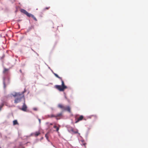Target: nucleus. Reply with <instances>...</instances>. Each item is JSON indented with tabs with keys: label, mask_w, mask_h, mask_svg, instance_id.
I'll use <instances>...</instances> for the list:
<instances>
[{
	"label": "nucleus",
	"mask_w": 148,
	"mask_h": 148,
	"mask_svg": "<svg viewBox=\"0 0 148 148\" xmlns=\"http://www.w3.org/2000/svg\"><path fill=\"white\" fill-rule=\"evenodd\" d=\"M18 123L17 120H14L13 121V124L14 125L18 124Z\"/></svg>",
	"instance_id": "nucleus-12"
},
{
	"label": "nucleus",
	"mask_w": 148,
	"mask_h": 148,
	"mask_svg": "<svg viewBox=\"0 0 148 148\" xmlns=\"http://www.w3.org/2000/svg\"><path fill=\"white\" fill-rule=\"evenodd\" d=\"M39 121L40 123V119H39Z\"/></svg>",
	"instance_id": "nucleus-22"
},
{
	"label": "nucleus",
	"mask_w": 148,
	"mask_h": 148,
	"mask_svg": "<svg viewBox=\"0 0 148 148\" xmlns=\"http://www.w3.org/2000/svg\"><path fill=\"white\" fill-rule=\"evenodd\" d=\"M49 117L50 118H52V117H55L56 118V115H54L53 114H51L50 115H49Z\"/></svg>",
	"instance_id": "nucleus-13"
},
{
	"label": "nucleus",
	"mask_w": 148,
	"mask_h": 148,
	"mask_svg": "<svg viewBox=\"0 0 148 148\" xmlns=\"http://www.w3.org/2000/svg\"><path fill=\"white\" fill-rule=\"evenodd\" d=\"M1 108L0 107V110H1Z\"/></svg>",
	"instance_id": "nucleus-24"
},
{
	"label": "nucleus",
	"mask_w": 148,
	"mask_h": 148,
	"mask_svg": "<svg viewBox=\"0 0 148 148\" xmlns=\"http://www.w3.org/2000/svg\"><path fill=\"white\" fill-rule=\"evenodd\" d=\"M3 83L4 84V88H5L6 87V85L4 81H3Z\"/></svg>",
	"instance_id": "nucleus-17"
},
{
	"label": "nucleus",
	"mask_w": 148,
	"mask_h": 148,
	"mask_svg": "<svg viewBox=\"0 0 148 148\" xmlns=\"http://www.w3.org/2000/svg\"><path fill=\"white\" fill-rule=\"evenodd\" d=\"M21 12L26 15L27 16L29 17H31L33 19L36 21H37V20L36 18L34 16L30 13H29L26 10L24 9H21Z\"/></svg>",
	"instance_id": "nucleus-3"
},
{
	"label": "nucleus",
	"mask_w": 148,
	"mask_h": 148,
	"mask_svg": "<svg viewBox=\"0 0 148 148\" xmlns=\"http://www.w3.org/2000/svg\"><path fill=\"white\" fill-rule=\"evenodd\" d=\"M59 127H56V131L58 132V130H59Z\"/></svg>",
	"instance_id": "nucleus-20"
},
{
	"label": "nucleus",
	"mask_w": 148,
	"mask_h": 148,
	"mask_svg": "<svg viewBox=\"0 0 148 148\" xmlns=\"http://www.w3.org/2000/svg\"><path fill=\"white\" fill-rule=\"evenodd\" d=\"M71 131L72 132H73L75 134H77V133L78 132V130H76V131H75L73 128H71Z\"/></svg>",
	"instance_id": "nucleus-11"
},
{
	"label": "nucleus",
	"mask_w": 148,
	"mask_h": 148,
	"mask_svg": "<svg viewBox=\"0 0 148 148\" xmlns=\"http://www.w3.org/2000/svg\"><path fill=\"white\" fill-rule=\"evenodd\" d=\"M45 136L47 140L49 141V136L48 135V134L47 133L45 134Z\"/></svg>",
	"instance_id": "nucleus-14"
},
{
	"label": "nucleus",
	"mask_w": 148,
	"mask_h": 148,
	"mask_svg": "<svg viewBox=\"0 0 148 148\" xmlns=\"http://www.w3.org/2000/svg\"><path fill=\"white\" fill-rule=\"evenodd\" d=\"M8 71V69L5 68L4 69V70L3 71V73H6V72H7Z\"/></svg>",
	"instance_id": "nucleus-15"
},
{
	"label": "nucleus",
	"mask_w": 148,
	"mask_h": 148,
	"mask_svg": "<svg viewBox=\"0 0 148 148\" xmlns=\"http://www.w3.org/2000/svg\"><path fill=\"white\" fill-rule=\"evenodd\" d=\"M58 108L61 109L63 111H64L66 107L61 104H58Z\"/></svg>",
	"instance_id": "nucleus-7"
},
{
	"label": "nucleus",
	"mask_w": 148,
	"mask_h": 148,
	"mask_svg": "<svg viewBox=\"0 0 148 148\" xmlns=\"http://www.w3.org/2000/svg\"><path fill=\"white\" fill-rule=\"evenodd\" d=\"M84 116L82 115L80 116L79 118H78L77 120H76L75 123H77L79 122V121H81L83 119Z\"/></svg>",
	"instance_id": "nucleus-8"
},
{
	"label": "nucleus",
	"mask_w": 148,
	"mask_h": 148,
	"mask_svg": "<svg viewBox=\"0 0 148 148\" xmlns=\"http://www.w3.org/2000/svg\"><path fill=\"white\" fill-rule=\"evenodd\" d=\"M56 118L57 119H59L62 116V112L59 113L56 115Z\"/></svg>",
	"instance_id": "nucleus-9"
},
{
	"label": "nucleus",
	"mask_w": 148,
	"mask_h": 148,
	"mask_svg": "<svg viewBox=\"0 0 148 148\" xmlns=\"http://www.w3.org/2000/svg\"><path fill=\"white\" fill-rule=\"evenodd\" d=\"M50 7H46L43 9L44 11L46 10H48L50 8Z\"/></svg>",
	"instance_id": "nucleus-16"
},
{
	"label": "nucleus",
	"mask_w": 148,
	"mask_h": 148,
	"mask_svg": "<svg viewBox=\"0 0 148 148\" xmlns=\"http://www.w3.org/2000/svg\"><path fill=\"white\" fill-rule=\"evenodd\" d=\"M21 12L26 15L27 16L29 17H31L33 19L36 21H37V20L36 18L34 16L30 13H29L26 10L24 9H21Z\"/></svg>",
	"instance_id": "nucleus-4"
},
{
	"label": "nucleus",
	"mask_w": 148,
	"mask_h": 148,
	"mask_svg": "<svg viewBox=\"0 0 148 148\" xmlns=\"http://www.w3.org/2000/svg\"><path fill=\"white\" fill-rule=\"evenodd\" d=\"M33 110H34V111H37V108H33Z\"/></svg>",
	"instance_id": "nucleus-18"
},
{
	"label": "nucleus",
	"mask_w": 148,
	"mask_h": 148,
	"mask_svg": "<svg viewBox=\"0 0 148 148\" xmlns=\"http://www.w3.org/2000/svg\"><path fill=\"white\" fill-rule=\"evenodd\" d=\"M53 127L55 128H56V127H57L56 125H54Z\"/></svg>",
	"instance_id": "nucleus-21"
},
{
	"label": "nucleus",
	"mask_w": 148,
	"mask_h": 148,
	"mask_svg": "<svg viewBox=\"0 0 148 148\" xmlns=\"http://www.w3.org/2000/svg\"><path fill=\"white\" fill-rule=\"evenodd\" d=\"M4 106V104L2 103L1 105L0 106V107L2 108Z\"/></svg>",
	"instance_id": "nucleus-19"
},
{
	"label": "nucleus",
	"mask_w": 148,
	"mask_h": 148,
	"mask_svg": "<svg viewBox=\"0 0 148 148\" xmlns=\"http://www.w3.org/2000/svg\"><path fill=\"white\" fill-rule=\"evenodd\" d=\"M65 110L69 112H70L71 110L70 107L68 106H66L64 111Z\"/></svg>",
	"instance_id": "nucleus-10"
},
{
	"label": "nucleus",
	"mask_w": 148,
	"mask_h": 148,
	"mask_svg": "<svg viewBox=\"0 0 148 148\" xmlns=\"http://www.w3.org/2000/svg\"><path fill=\"white\" fill-rule=\"evenodd\" d=\"M50 125H52V124L51 123V124H50Z\"/></svg>",
	"instance_id": "nucleus-25"
},
{
	"label": "nucleus",
	"mask_w": 148,
	"mask_h": 148,
	"mask_svg": "<svg viewBox=\"0 0 148 148\" xmlns=\"http://www.w3.org/2000/svg\"><path fill=\"white\" fill-rule=\"evenodd\" d=\"M20 71L21 72H22L21 70H20Z\"/></svg>",
	"instance_id": "nucleus-23"
},
{
	"label": "nucleus",
	"mask_w": 148,
	"mask_h": 148,
	"mask_svg": "<svg viewBox=\"0 0 148 148\" xmlns=\"http://www.w3.org/2000/svg\"><path fill=\"white\" fill-rule=\"evenodd\" d=\"M40 134V132L39 131L36 132H35L32 133L31 135L35 137H37Z\"/></svg>",
	"instance_id": "nucleus-5"
},
{
	"label": "nucleus",
	"mask_w": 148,
	"mask_h": 148,
	"mask_svg": "<svg viewBox=\"0 0 148 148\" xmlns=\"http://www.w3.org/2000/svg\"><path fill=\"white\" fill-rule=\"evenodd\" d=\"M27 106L24 102L23 104L22 108L20 109L23 111L26 112L27 111Z\"/></svg>",
	"instance_id": "nucleus-6"
},
{
	"label": "nucleus",
	"mask_w": 148,
	"mask_h": 148,
	"mask_svg": "<svg viewBox=\"0 0 148 148\" xmlns=\"http://www.w3.org/2000/svg\"><path fill=\"white\" fill-rule=\"evenodd\" d=\"M23 93L24 92L21 93L15 92L14 94L12 95L13 97H16L14 101V102L15 103H17L19 102L22 98H24V96Z\"/></svg>",
	"instance_id": "nucleus-2"
},
{
	"label": "nucleus",
	"mask_w": 148,
	"mask_h": 148,
	"mask_svg": "<svg viewBox=\"0 0 148 148\" xmlns=\"http://www.w3.org/2000/svg\"><path fill=\"white\" fill-rule=\"evenodd\" d=\"M54 74L56 77L58 78L61 80L62 82L61 86L56 85L55 86V88L60 91H64L65 89L67 88V86L65 85L64 82L61 77H60L57 74L55 73H54Z\"/></svg>",
	"instance_id": "nucleus-1"
}]
</instances>
